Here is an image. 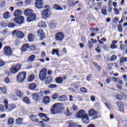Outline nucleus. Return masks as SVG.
Here are the masks:
<instances>
[{
	"label": "nucleus",
	"mask_w": 127,
	"mask_h": 127,
	"mask_svg": "<svg viewBox=\"0 0 127 127\" xmlns=\"http://www.w3.org/2000/svg\"><path fill=\"white\" fill-rule=\"evenodd\" d=\"M4 104L5 108L7 112H11L14 109H16V105L14 104H11L8 105V101L7 100H4Z\"/></svg>",
	"instance_id": "nucleus-1"
},
{
	"label": "nucleus",
	"mask_w": 127,
	"mask_h": 127,
	"mask_svg": "<svg viewBox=\"0 0 127 127\" xmlns=\"http://www.w3.org/2000/svg\"><path fill=\"white\" fill-rule=\"evenodd\" d=\"M26 79V72L22 71L17 76V81L18 83H22Z\"/></svg>",
	"instance_id": "nucleus-2"
},
{
	"label": "nucleus",
	"mask_w": 127,
	"mask_h": 127,
	"mask_svg": "<svg viewBox=\"0 0 127 127\" xmlns=\"http://www.w3.org/2000/svg\"><path fill=\"white\" fill-rule=\"evenodd\" d=\"M21 68V65L19 64H17L15 65H12L10 69V72L11 74H16L18 71Z\"/></svg>",
	"instance_id": "nucleus-3"
},
{
	"label": "nucleus",
	"mask_w": 127,
	"mask_h": 127,
	"mask_svg": "<svg viewBox=\"0 0 127 127\" xmlns=\"http://www.w3.org/2000/svg\"><path fill=\"white\" fill-rule=\"evenodd\" d=\"M50 15H51V9L49 8L45 9L42 12V17L44 19H46Z\"/></svg>",
	"instance_id": "nucleus-4"
},
{
	"label": "nucleus",
	"mask_w": 127,
	"mask_h": 127,
	"mask_svg": "<svg viewBox=\"0 0 127 127\" xmlns=\"http://www.w3.org/2000/svg\"><path fill=\"white\" fill-rule=\"evenodd\" d=\"M59 104H56L53 106L51 110V115H56L59 113Z\"/></svg>",
	"instance_id": "nucleus-5"
},
{
	"label": "nucleus",
	"mask_w": 127,
	"mask_h": 127,
	"mask_svg": "<svg viewBox=\"0 0 127 127\" xmlns=\"http://www.w3.org/2000/svg\"><path fill=\"white\" fill-rule=\"evenodd\" d=\"M12 34L13 35H16L17 38H20V39H22L24 37V34L21 31H18L17 30H14L12 32Z\"/></svg>",
	"instance_id": "nucleus-6"
},
{
	"label": "nucleus",
	"mask_w": 127,
	"mask_h": 127,
	"mask_svg": "<svg viewBox=\"0 0 127 127\" xmlns=\"http://www.w3.org/2000/svg\"><path fill=\"white\" fill-rule=\"evenodd\" d=\"M47 69L46 68H43L40 71L39 74V79L41 81H43L46 77Z\"/></svg>",
	"instance_id": "nucleus-7"
},
{
	"label": "nucleus",
	"mask_w": 127,
	"mask_h": 127,
	"mask_svg": "<svg viewBox=\"0 0 127 127\" xmlns=\"http://www.w3.org/2000/svg\"><path fill=\"white\" fill-rule=\"evenodd\" d=\"M13 20L14 22H16L18 24H22L24 22V17L22 16H20L14 18Z\"/></svg>",
	"instance_id": "nucleus-8"
},
{
	"label": "nucleus",
	"mask_w": 127,
	"mask_h": 127,
	"mask_svg": "<svg viewBox=\"0 0 127 127\" xmlns=\"http://www.w3.org/2000/svg\"><path fill=\"white\" fill-rule=\"evenodd\" d=\"M4 54L6 55V56H10L12 53V51H11V49L10 47L8 46H5L3 48Z\"/></svg>",
	"instance_id": "nucleus-9"
},
{
	"label": "nucleus",
	"mask_w": 127,
	"mask_h": 127,
	"mask_svg": "<svg viewBox=\"0 0 127 127\" xmlns=\"http://www.w3.org/2000/svg\"><path fill=\"white\" fill-rule=\"evenodd\" d=\"M55 37L56 40L57 41H62L64 38V34H63V33L60 32L56 34Z\"/></svg>",
	"instance_id": "nucleus-10"
},
{
	"label": "nucleus",
	"mask_w": 127,
	"mask_h": 127,
	"mask_svg": "<svg viewBox=\"0 0 127 127\" xmlns=\"http://www.w3.org/2000/svg\"><path fill=\"white\" fill-rule=\"evenodd\" d=\"M38 36L39 37H40L41 40H43L44 38H45V33H44V31H43V30L42 29H40L38 30L37 32Z\"/></svg>",
	"instance_id": "nucleus-11"
},
{
	"label": "nucleus",
	"mask_w": 127,
	"mask_h": 127,
	"mask_svg": "<svg viewBox=\"0 0 127 127\" xmlns=\"http://www.w3.org/2000/svg\"><path fill=\"white\" fill-rule=\"evenodd\" d=\"M36 18V14L33 13L30 16H28L27 18V21L28 22H33L35 21V19Z\"/></svg>",
	"instance_id": "nucleus-12"
},
{
	"label": "nucleus",
	"mask_w": 127,
	"mask_h": 127,
	"mask_svg": "<svg viewBox=\"0 0 127 127\" xmlns=\"http://www.w3.org/2000/svg\"><path fill=\"white\" fill-rule=\"evenodd\" d=\"M38 116L44 122H47L50 121L49 118H48L44 113H40L38 114Z\"/></svg>",
	"instance_id": "nucleus-13"
},
{
	"label": "nucleus",
	"mask_w": 127,
	"mask_h": 127,
	"mask_svg": "<svg viewBox=\"0 0 127 127\" xmlns=\"http://www.w3.org/2000/svg\"><path fill=\"white\" fill-rule=\"evenodd\" d=\"M86 114L87 113H86V111H85V110H81L76 114V117L77 118H79L80 119H82Z\"/></svg>",
	"instance_id": "nucleus-14"
},
{
	"label": "nucleus",
	"mask_w": 127,
	"mask_h": 127,
	"mask_svg": "<svg viewBox=\"0 0 127 127\" xmlns=\"http://www.w3.org/2000/svg\"><path fill=\"white\" fill-rule=\"evenodd\" d=\"M35 6L37 8L41 9L43 6L42 0H36Z\"/></svg>",
	"instance_id": "nucleus-15"
},
{
	"label": "nucleus",
	"mask_w": 127,
	"mask_h": 127,
	"mask_svg": "<svg viewBox=\"0 0 127 127\" xmlns=\"http://www.w3.org/2000/svg\"><path fill=\"white\" fill-rule=\"evenodd\" d=\"M81 120L82 122L86 125L90 123V119H89V116H88V114L85 115L84 117H82L81 118Z\"/></svg>",
	"instance_id": "nucleus-16"
},
{
	"label": "nucleus",
	"mask_w": 127,
	"mask_h": 127,
	"mask_svg": "<svg viewBox=\"0 0 127 127\" xmlns=\"http://www.w3.org/2000/svg\"><path fill=\"white\" fill-rule=\"evenodd\" d=\"M116 104L119 108V111H120V112H123V110L124 109V103L122 101H118Z\"/></svg>",
	"instance_id": "nucleus-17"
},
{
	"label": "nucleus",
	"mask_w": 127,
	"mask_h": 127,
	"mask_svg": "<svg viewBox=\"0 0 127 127\" xmlns=\"http://www.w3.org/2000/svg\"><path fill=\"white\" fill-rule=\"evenodd\" d=\"M25 15L27 16H29L30 15H31V14H33V10H31V9H26L24 10V12Z\"/></svg>",
	"instance_id": "nucleus-18"
},
{
	"label": "nucleus",
	"mask_w": 127,
	"mask_h": 127,
	"mask_svg": "<svg viewBox=\"0 0 127 127\" xmlns=\"http://www.w3.org/2000/svg\"><path fill=\"white\" fill-rule=\"evenodd\" d=\"M88 115L90 117H93V116H97V115H98V112L95 111V110L91 109L88 111Z\"/></svg>",
	"instance_id": "nucleus-19"
},
{
	"label": "nucleus",
	"mask_w": 127,
	"mask_h": 127,
	"mask_svg": "<svg viewBox=\"0 0 127 127\" xmlns=\"http://www.w3.org/2000/svg\"><path fill=\"white\" fill-rule=\"evenodd\" d=\"M15 123L17 126H21V125H23V119L21 118H18L16 120Z\"/></svg>",
	"instance_id": "nucleus-20"
},
{
	"label": "nucleus",
	"mask_w": 127,
	"mask_h": 127,
	"mask_svg": "<svg viewBox=\"0 0 127 127\" xmlns=\"http://www.w3.org/2000/svg\"><path fill=\"white\" fill-rule=\"evenodd\" d=\"M35 55H32L30 57H28L27 59V62L28 63H31V62H34L35 60Z\"/></svg>",
	"instance_id": "nucleus-21"
},
{
	"label": "nucleus",
	"mask_w": 127,
	"mask_h": 127,
	"mask_svg": "<svg viewBox=\"0 0 127 127\" xmlns=\"http://www.w3.org/2000/svg\"><path fill=\"white\" fill-rule=\"evenodd\" d=\"M29 45L28 44H25L22 46L21 51L22 52H26L28 50Z\"/></svg>",
	"instance_id": "nucleus-22"
},
{
	"label": "nucleus",
	"mask_w": 127,
	"mask_h": 127,
	"mask_svg": "<svg viewBox=\"0 0 127 127\" xmlns=\"http://www.w3.org/2000/svg\"><path fill=\"white\" fill-rule=\"evenodd\" d=\"M45 84L46 85H48L51 82H52V76H48L45 79Z\"/></svg>",
	"instance_id": "nucleus-23"
},
{
	"label": "nucleus",
	"mask_w": 127,
	"mask_h": 127,
	"mask_svg": "<svg viewBox=\"0 0 127 127\" xmlns=\"http://www.w3.org/2000/svg\"><path fill=\"white\" fill-rule=\"evenodd\" d=\"M32 99L35 102H38L39 100V97L38 96V93H34L32 95Z\"/></svg>",
	"instance_id": "nucleus-24"
},
{
	"label": "nucleus",
	"mask_w": 127,
	"mask_h": 127,
	"mask_svg": "<svg viewBox=\"0 0 127 127\" xmlns=\"http://www.w3.org/2000/svg\"><path fill=\"white\" fill-rule=\"evenodd\" d=\"M3 17L4 19H8V18H10V13L9 12H5L3 15Z\"/></svg>",
	"instance_id": "nucleus-25"
},
{
	"label": "nucleus",
	"mask_w": 127,
	"mask_h": 127,
	"mask_svg": "<svg viewBox=\"0 0 127 127\" xmlns=\"http://www.w3.org/2000/svg\"><path fill=\"white\" fill-rule=\"evenodd\" d=\"M43 102L45 105H47L50 103V98L49 96H46L43 98Z\"/></svg>",
	"instance_id": "nucleus-26"
},
{
	"label": "nucleus",
	"mask_w": 127,
	"mask_h": 127,
	"mask_svg": "<svg viewBox=\"0 0 127 127\" xmlns=\"http://www.w3.org/2000/svg\"><path fill=\"white\" fill-rule=\"evenodd\" d=\"M28 88L29 90H31V91H34V90L36 89V84L35 83H31L29 85Z\"/></svg>",
	"instance_id": "nucleus-27"
},
{
	"label": "nucleus",
	"mask_w": 127,
	"mask_h": 127,
	"mask_svg": "<svg viewBox=\"0 0 127 127\" xmlns=\"http://www.w3.org/2000/svg\"><path fill=\"white\" fill-rule=\"evenodd\" d=\"M123 80H120L119 83L117 84V88L119 89V90H123Z\"/></svg>",
	"instance_id": "nucleus-28"
},
{
	"label": "nucleus",
	"mask_w": 127,
	"mask_h": 127,
	"mask_svg": "<svg viewBox=\"0 0 127 127\" xmlns=\"http://www.w3.org/2000/svg\"><path fill=\"white\" fill-rule=\"evenodd\" d=\"M22 14V11L21 10L18 9L14 11V16H19Z\"/></svg>",
	"instance_id": "nucleus-29"
},
{
	"label": "nucleus",
	"mask_w": 127,
	"mask_h": 127,
	"mask_svg": "<svg viewBox=\"0 0 127 127\" xmlns=\"http://www.w3.org/2000/svg\"><path fill=\"white\" fill-rule=\"evenodd\" d=\"M95 0H89L88 3V4L90 5V8H92V7H94L95 5Z\"/></svg>",
	"instance_id": "nucleus-30"
},
{
	"label": "nucleus",
	"mask_w": 127,
	"mask_h": 127,
	"mask_svg": "<svg viewBox=\"0 0 127 127\" xmlns=\"http://www.w3.org/2000/svg\"><path fill=\"white\" fill-rule=\"evenodd\" d=\"M28 38L30 42H32L34 39V35L33 34H30L28 36Z\"/></svg>",
	"instance_id": "nucleus-31"
},
{
	"label": "nucleus",
	"mask_w": 127,
	"mask_h": 127,
	"mask_svg": "<svg viewBox=\"0 0 127 127\" xmlns=\"http://www.w3.org/2000/svg\"><path fill=\"white\" fill-rule=\"evenodd\" d=\"M56 82L58 84H62V83H63V78L59 77L56 78Z\"/></svg>",
	"instance_id": "nucleus-32"
},
{
	"label": "nucleus",
	"mask_w": 127,
	"mask_h": 127,
	"mask_svg": "<svg viewBox=\"0 0 127 127\" xmlns=\"http://www.w3.org/2000/svg\"><path fill=\"white\" fill-rule=\"evenodd\" d=\"M101 12L103 15H107L108 13L107 12V7L103 6L101 9Z\"/></svg>",
	"instance_id": "nucleus-33"
},
{
	"label": "nucleus",
	"mask_w": 127,
	"mask_h": 127,
	"mask_svg": "<svg viewBox=\"0 0 127 127\" xmlns=\"http://www.w3.org/2000/svg\"><path fill=\"white\" fill-rule=\"evenodd\" d=\"M59 100L60 102H65V101L67 100V97L65 95L61 96L59 97Z\"/></svg>",
	"instance_id": "nucleus-34"
},
{
	"label": "nucleus",
	"mask_w": 127,
	"mask_h": 127,
	"mask_svg": "<svg viewBox=\"0 0 127 127\" xmlns=\"http://www.w3.org/2000/svg\"><path fill=\"white\" fill-rule=\"evenodd\" d=\"M124 62H127V57H122L120 60V64H124Z\"/></svg>",
	"instance_id": "nucleus-35"
},
{
	"label": "nucleus",
	"mask_w": 127,
	"mask_h": 127,
	"mask_svg": "<svg viewBox=\"0 0 127 127\" xmlns=\"http://www.w3.org/2000/svg\"><path fill=\"white\" fill-rule=\"evenodd\" d=\"M38 26H39V27H46V24H45V22L41 21L38 23Z\"/></svg>",
	"instance_id": "nucleus-36"
},
{
	"label": "nucleus",
	"mask_w": 127,
	"mask_h": 127,
	"mask_svg": "<svg viewBox=\"0 0 127 127\" xmlns=\"http://www.w3.org/2000/svg\"><path fill=\"white\" fill-rule=\"evenodd\" d=\"M35 78V76H34V74H31L28 78V82H32Z\"/></svg>",
	"instance_id": "nucleus-37"
},
{
	"label": "nucleus",
	"mask_w": 127,
	"mask_h": 127,
	"mask_svg": "<svg viewBox=\"0 0 127 127\" xmlns=\"http://www.w3.org/2000/svg\"><path fill=\"white\" fill-rule=\"evenodd\" d=\"M53 8H55V9H56L57 10H62L63 9V8H62V7L57 4H55L53 6Z\"/></svg>",
	"instance_id": "nucleus-38"
},
{
	"label": "nucleus",
	"mask_w": 127,
	"mask_h": 127,
	"mask_svg": "<svg viewBox=\"0 0 127 127\" xmlns=\"http://www.w3.org/2000/svg\"><path fill=\"white\" fill-rule=\"evenodd\" d=\"M68 127H77V124L72 121H69Z\"/></svg>",
	"instance_id": "nucleus-39"
},
{
	"label": "nucleus",
	"mask_w": 127,
	"mask_h": 127,
	"mask_svg": "<svg viewBox=\"0 0 127 127\" xmlns=\"http://www.w3.org/2000/svg\"><path fill=\"white\" fill-rule=\"evenodd\" d=\"M14 123V120L12 118H9L8 119L7 124L9 126L10 125H12Z\"/></svg>",
	"instance_id": "nucleus-40"
},
{
	"label": "nucleus",
	"mask_w": 127,
	"mask_h": 127,
	"mask_svg": "<svg viewBox=\"0 0 127 127\" xmlns=\"http://www.w3.org/2000/svg\"><path fill=\"white\" fill-rule=\"evenodd\" d=\"M23 102H24V103L27 104V105H29V104H30V101H29V99H28V97L23 98Z\"/></svg>",
	"instance_id": "nucleus-41"
},
{
	"label": "nucleus",
	"mask_w": 127,
	"mask_h": 127,
	"mask_svg": "<svg viewBox=\"0 0 127 127\" xmlns=\"http://www.w3.org/2000/svg\"><path fill=\"white\" fill-rule=\"evenodd\" d=\"M55 53L57 54V56L59 57L60 55L59 51L56 49H54L52 53V55H55Z\"/></svg>",
	"instance_id": "nucleus-42"
},
{
	"label": "nucleus",
	"mask_w": 127,
	"mask_h": 127,
	"mask_svg": "<svg viewBox=\"0 0 127 127\" xmlns=\"http://www.w3.org/2000/svg\"><path fill=\"white\" fill-rule=\"evenodd\" d=\"M112 79L115 83H120V81H122V79H120L118 77H113Z\"/></svg>",
	"instance_id": "nucleus-43"
},
{
	"label": "nucleus",
	"mask_w": 127,
	"mask_h": 127,
	"mask_svg": "<svg viewBox=\"0 0 127 127\" xmlns=\"http://www.w3.org/2000/svg\"><path fill=\"white\" fill-rule=\"evenodd\" d=\"M17 96L19 97V98H22L23 96V93L21 92L20 91H17Z\"/></svg>",
	"instance_id": "nucleus-44"
},
{
	"label": "nucleus",
	"mask_w": 127,
	"mask_h": 127,
	"mask_svg": "<svg viewBox=\"0 0 127 127\" xmlns=\"http://www.w3.org/2000/svg\"><path fill=\"white\" fill-rule=\"evenodd\" d=\"M0 91H1L3 94H6V88H5V87H0Z\"/></svg>",
	"instance_id": "nucleus-45"
},
{
	"label": "nucleus",
	"mask_w": 127,
	"mask_h": 127,
	"mask_svg": "<svg viewBox=\"0 0 127 127\" xmlns=\"http://www.w3.org/2000/svg\"><path fill=\"white\" fill-rule=\"evenodd\" d=\"M118 30L119 32H123V26L122 25H118Z\"/></svg>",
	"instance_id": "nucleus-46"
},
{
	"label": "nucleus",
	"mask_w": 127,
	"mask_h": 127,
	"mask_svg": "<svg viewBox=\"0 0 127 127\" xmlns=\"http://www.w3.org/2000/svg\"><path fill=\"white\" fill-rule=\"evenodd\" d=\"M110 61L111 62H113V61H115L117 60V56L116 55H113L111 58H110Z\"/></svg>",
	"instance_id": "nucleus-47"
},
{
	"label": "nucleus",
	"mask_w": 127,
	"mask_h": 127,
	"mask_svg": "<svg viewBox=\"0 0 127 127\" xmlns=\"http://www.w3.org/2000/svg\"><path fill=\"white\" fill-rule=\"evenodd\" d=\"M56 26H57V25H56V23H51L50 24V27L51 28H52V29H54L56 28Z\"/></svg>",
	"instance_id": "nucleus-48"
},
{
	"label": "nucleus",
	"mask_w": 127,
	"mask_h": 127,
	"mask_svg": "<svg viewBox=\"0 0 127 127\" xmlns=\"http://www.w3.org/2000/svg\"><path fill=\"white\" fill-rule=\"evenodd\" d=\"M113 10L114 11V13L116 15H119V14H120V11H119L118 8H115L113 9Z\"/></svg>",
	"instance_id": "nucleus-49"
},
{
	"label": "nucleus",
	"mask_w": 127,
	"mask_h": 127,
	"mask_svg": "<svg viewBox=\"0 0 127 127\" xmlns=\"http://www.w3.org/2000/svg\"><path fill=\"white\" fill-rule=\"evenodd\" d=\"M87 45H88L89 48H90V49L93 48V47L94 46V45L93 44V43H92V42H91V41H88Z\"/></svg>",
	"instance_id": "nucleus-50"
},
{
	"label": "nucleus",
	"mask_w": 127,
	"mask_h": 127,
	"mask_svg": "<svg viewBox=\"0 0 127 127\" xmlns=\"http://www.w3.org/2000/svg\"><path fill=\"white\" fill-rule=\"evenodd\" d=\"M59 96V95L57 93L54 94L52 95V98L53 99V100H56V99L58 98Z\"/></svg>",
	"instance_id": "nucleus-51"
},
{
	"label": "nucleus",
	"mask_w": 127,
	"mask_h": 127,
	"mask_svg": "<svg viewBox=\"0 0 127 127\" xmlns=\"http://www.w3.org/2000/svg\"><path fill=\"white\" fill-rule=\"evenodd\" d=\"M101 48H102V46L101 45H99L95 49L97 52L100 53L101 52Z\"/></svg>",
	"instance_id": "nucleus-52"
},
{
	"label": "nucleus",
	"mask_w": 127,
	"mask_h": 127,
	"mask_svg": "<svg viewBox=\"0 0 127 127\" xmlns=\"http://www.w3.org/2000/svg\"><path fill=\"white\" fill-rule=\"evenodd\" d=\"M8 27L13 28V27H15V24H13V23H10L8 24Z\"/></svg>",
	"instance_id": "nucleus-53"
},
{
	"label": "nucleus",
	"mask_w": 127,
	"mask_h": 127,
	"mask_svg": "<svg viewBox=\"0 0 127 127\" xmlns=\"http://www.w3.org/2000/svg\"><path fill=\"white\" fill-rule=\"evenodd\" d=\"M80 91L81 92H82V93H87L88 91L87 90V89H86V88L85 87H82L80 88Z\"/></svg>",
	"instance_id": "nucleus-54"
},
{
	"label": "nucleus",
	"mask_w": 127,
	"mask_h": 127,
	"mask_svg": "<svg viewBox=\"0 0 127 127\" xmlns=\"http://www.w3.org/2000/svg\"><path fill=\"white\" fill-rule=\"evenodd\" d=\"M57 87V85L56 84H50L49 86V88H50V89H54Z\"/></svg>",
	"instance_id": "nucleus-55"
},
{
	"label": "nucleus",
	"mask_w": 127,
	"mask_h": 127,
	"mask_svg": "<svg viewBox=\"0 0 127 127\" xmlns=\"http://www.w3.org/2000/svg\"><path fill=\"white\" fill-rule=\"evenodd\" d=\"M35 118H36V116L31 115L30 116L31 121H32V122H35Z\"/></svg>",
	"instance_id": "nucleus-56"
},
{
	"label": "nucleus",
	"mask_w": 127,
	"mask_h": 127,
	"mask_svg": "<svg viewBox=\"0 0 127 127\" xmlns=\"http://www.w3.org/2000/svg\"><path fill=\"white\" fill-rule=\"evenodd\" d=\"M117 100H122L123 99V96L121 94H117Z\"/></svg>",
	"instance_id": "nucleus-57"
},
{
	"label": "nucleus",
	"mask_w": 127,
	"mask_h": 127,
	"mask_svg": "<svg viewBox=\"0 0 127 127\" xmlns=\"http://www.w3.org/2000/svg\"><path fill=\"white\" fill-rule=\"evenodd\" d=\"M4 65H5L4 62L2 60H0V67H3Z\"/></svg>",
	"instance_id": "nucleus-58"
},
{
	"label": "nucleus",
	"mask_w": 127,
	"mask_h": 127,
	"mask_svg": "<svg viewBox=\"0 0 127 127\" xmlns=\"http://www.w3.org/2000/svg\"><path fill=\"white\" fill-rule=\"evenodd\" d=\"M10 82V80L8 77L5 78V82L6 84H9Z\"/></svg>",
	"instance_id": "nucleus-59"
},
{
	"label": "nucleus",
	"mask_w": 127,
	"mask_h": 127,
	"mask_svg": "<svg viewBox=\"0 0 127 127\" xmlns=\"http://www.w3.org/2000/svg\"><path fill=\"white\" fill-rule=\"evenodd\" d=\"M105 106L108 108V109H110L111 108H112V105L111 104H109L108 103H105Z\"/></svg>",
	"instance_id": "nucleus-60"
},
{
	"label": "nucleus",
	"mask_w": 127,
	"mask_h": 127,
	"mask_svg": "<svg viewBox=\"0 0 127 127\" xmlns=\"http://www.w3.org/2000/svg\"><path fill=\"white\" fill-rule=\"evenodd\" d=\"M30 49H31V51H33V50H35L36 49V46H31L30 47Z\"/></svg>",
	"instance_id": "nucleus-61"
},
{
	"label": "nucleus",
	"mask_w": 127,
	"mask_h": 127,
	"mask_svg": "<svg viewBox=\"0 0 127 127\" xmlns=\"http://www.w3.org/2000/svg\"><path fill=\"white\" fill-rule=\"evenodd\" d=\"M51 91H50V90H48L44 91V94L45 95H49V94H51Z\"/></svg>",
	"instance_id": "nucleus-62"
},
{
	"label": "nucleus",
	"mask_w": 127,
	"mask_h": 127,
	"mask_svg": "<svg viewBox=\"0 0 127 127\" xmlns=\"http://www.w3.org/2000/svg\"><path fill=\"white\" fill-rule=\"evenodd\" d=\"M39 124L40 127H45V125H44V123H43V121L40 122Z\"/></svg>",
	"instance_id": "nucleus-63"
},
{
	"label": "nucleus",
	"mask_w": 127,
	"mask_h": 127,
	"mask_svg": "<svg viewBox=\"0 0 127 127\" xmlns=\"http://www.w3.org/2000/svg\"><path fill=\"white\" fill-rule=\"evenodd\" d=\"M25 3L26 4H30L31 3V0H25Z\"/></svg>",
	"instance_id": "nucleus-64"
}]
</instances>
